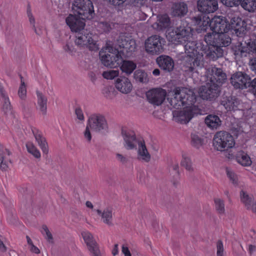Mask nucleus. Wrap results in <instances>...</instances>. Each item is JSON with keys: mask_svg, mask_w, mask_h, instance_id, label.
I'll return each instance as SVG.
<instances>
[{"mask_svg": "<svg viewBox=\"0 0 256 256\" xmlns=\"http://www.w3.org/2000/svg\"><path fill=\"white\" fill-rule=\"evenodd\" d=\"M203 23L201 15L192 18L187 17L182 20L180 26L168 34L167 38L170 41L184 45L186 56L182 60V68L186 72H194L196 67L204 66V58L214 61L222 57V47L227 46L231 42L228 32L207 33L204 38L206 45L200 41L194 40L192 26L202 27Z\"/></svg>", "mask_w": 256, "mask_h": 256, "instance_id": "f257e3e1", "label": "nucleus"}, {"mask_svg": "<svg viewBox=\"0 0 256 256\" xmlns=\"http://www.w3.org/2000/svg\"><path fill=\"white\" fill-rule=\"evenodd\" d=\"M173 92L174 98L170 99V104L176 109L184 107L182 110L172 112L174 118L176 122L187 124L194 116L200 114V109L194 104L196 96L193 90L186 88L177 87Z\"/></svg>", "mask_w": 256, "mask_h": 256, "instance_id": "f03ea898", "label": "nucleus"}, {"mask_svg": "<svg viewBox=\"0 0 256 256\" xmlns=\"http://www.w3.org/2000/svg\"><path fill=\"white\" fill-rule=\"evenodd\" d=\"M202 22H204V20ZM202 26L203 28L202 30H206L208 26H209L212 32H228L230 28L238 38V42L241 38H245L248 32L246 22L239 16H234L231 19L230 24H228L225 17L216 16L210 22H207V24L205 26L203 24Z\"/></svg>", "mask_w": 256, "mask_h": 256, "instance_id": "7ed1b4c3", "label": "nucleus"}, {"mask_svg": "<svg viewBox=\"0 0 256 256\" xmlns=\"http://www.w3.org/2000/svg\"><path fill=\"white\" fill-rule=\"evenodd\" d=\"M72 9L78 15L70 14L66 18V22L72 32L76 33L84 30L86 19H92L94 11L90 0H75L72 4Z\"/></svg>", "mask_w": 256, "mask_h": 256, "instance_id": "20e7f679", "label": "nucleus"}, {"mask_svg": "<svg viewBox=\"0 0 256 256\" xmlns=\"http://www.w3.org/2000/svg\"><path fill=\"white\" fill-rule=\"evenodd\" d=\"M206 70V76L209 82L200 88V96L204 100L212 101L218 96L220 86L225 82L226 76L222 68L215 66Z\"/></svg>", "mask_w": 256, "mask_h": 256, "instance_id": "39448f33", "label": "nucleus"}, {"mask_svg": "<svg viewBox=\"0 0 256 256\" xmlns=\"http://www.w3.org/2000/svg\"><path fill=\"white\" fill-rule=\"evenodd\" d=\"M122 134L125 142L126 148L132 150L136 148L138 144V158L146 162H148L150 160V155L148 151L144 140L142 138H136L135 133L132 130L122 128Z\"/></svg>", "mask_w": 256, "mask_h": 256, "instance_id": "423d86ee", "label": "nucleus"}, {"mask_svg": "<svg viewBox=\"0 0 256 256\" xmlns=\"http://www.w3.org/2000/svg\"><path fill=\"white\" fill-rule=\"evenodd\" d=\"M248 38L246 34L245 38H242V40L240 39L238 44L232 47L236 58L240 60L242 57H246L249 54H256V40H252Z\"/></svg>", "mask_w": 256, "mask_h": 256, "instance_id": "0eeeda50", "label": "nucleus"}, {"mask_svg": "<svg viewBox=\"0 0 256 256\" xmlns=\"http://www.w3.org/2000/svg\"><path fill=\"white\" fill-rule=\"evenodd\" d=\"M235 144L233 136L228 132H217L214 138L213 145L219 151H224L232 148Z\"/></svg>", "mask_w": 256, "mask_h": 256, "instance_id": "6e6552de", "label": "nucleus"}, {"mask_svg": "<svg viewBox=\"0 0 256 256\" xmlns=\"http://www.w3.org/2000/svg\"><path fill=\"white\" fill-rule=\"evenodd\" d=\"M76 44L79 46H86L90 50L97 51L99 48L92 38V34L87 30H83L76 33Z\"/></svg>", "mask_w": 256, "mask_h": 256, "instance_id": "1a4fd4ad", "label": "nucleus"}, {"mask_svg": "<svg viewBox=\"0 0 256 256\" xmlns=\"http://www.w3.org/2000/svg\"><path fill=\"white\" fill-rule=\"evenodd\" d=\"M164 40L158 35H153L148 38L145 42V48L147 52L152 54H159L163 51L162 45Z\"/></svg>", "mask_w": 256, "mask_h": 256, "instance_id": "9d476101", "label": "nucleus"}, {"mask_svg": "<svg viewBox=\"0 0 256 256\" xmlns=\"http://www.w3.org/2000/svg\"><path fill=\"white\" fill-rule=\"evenodd\" d=\"M166 96V90L160 88H152L146 93L148 102L156 106H159L163 103Z\"/></svg>", "mask_w": 256, "mask_h": 256, "instance_id": "9b49d317", "label": "nucleus"}, {"mask_svg": "<svg viewBox=\"0 0 256 256\" xmlns=\"http://www.w3.org/2000/svg\"><path fill=\"white\" fill-rule=\"evenodd\" d=\"M230 81L234 88L244 90L248 88L250 77L244 72H238L232 76Z\"/></svg>", "mask_w": 256, "mask_h": 256, "instance_id": "f8f14e48", "label": "nucleus"}, {"mask_svg": "<svg viewBox=\"0 0 256 256\" xmlns=\"http://www.w3.org/2000/svg\"><path fill=\"white\" fill-rule=\"evenodd\" d=\"M90 128L96 132L106 130L108 124L104 116L99 114H92L88 119Z\"/></svg>", "mask_w": 256, "mask_h": 256, "instance_id": "ddd939ff", "label": "nucleus"}, {"mask_svg": "<svg viewBox=\"0 0 256 256\" xmlns=\"http://www.w3.org/2000/svg\"><path fill=\"white\" fill-rule=\"evenodd\" d=\"M197 6L202 13H214L218 9V2L216 0H198Z\"/></svg>", "mask_w": 256, "mask_h": 256, "instance_id": "4468645a", "label": "nucleus"}, {"mask_svg": "<svg viewBox=\"0 0 256 256\" xmlns=\"http://www.w3.org/2000/svg\"><path fill=\"white\" fill-rule=\"evenodd\" d=\"M100 60L102 64L108 67L116 68L122 62V57L118 54L110 53L102 56Z\"/></svg>", "mask_w": 256, "mask_h": 256, "instance_id": "2eb2a0df", "label": "nucleus"}, {"mask_svg": "<svg viewBox=\"0 0 256 256\" xmlns=\"http://www.w3.org/2000/svg\"><path fill=\"white\" fill-rule=\"evenodd\" d=\"M82 236L92 256H100L98 244L94 240L92 234L88 231H84L82 232Z\"/></svg>", "mask_w": 256, "mask_h": 256, "instance_id": "dca6fc26", "label": "nucleus"}, {"mask_svg": "<svg viewBox=\"0 0 256 256\" xmlns=\"http://www.w3.org/2000/svg\"><path fill=\"white\" fill-rule=\"evenodd\" d=\"M118 42L120 47V48H122V51L124 52H132L134 51L136 48V43L134 40L123 34L120 35L119 36L118 40Z\"/></svg>", "mask_w": 256, "mask_h": 256, "instance_id": "f3484780", "label": "nucleus"}, {"mask_svg": "<svg viewBox=\"0 0 256 256\" xmlns=\"http://www.w3.org/2000/svg\"><path fill=\"white\" fill-rule=\"evenodd\" d=\"M32 131L43 153L46 154H48V143L42 132L36 128H32Z\"/></svg>", "mask_w": 256, "mask_h": 256, "instance_id": "a211bd4d", "label": "nucleus"}, {"mask_svg": "<svg viewBox=\"0 0 256 256\" xmlns=\"http://www.w3.org/2000/svg\"><path fill=\"white\" fill-rule=\"evenodd\" d=\"M115 86L116 89L124 94H128L132 88V84L129 79L126 77H120L116 79Z\"/></svg>", "mask_w": 256, "mask_h": 256, "instance_id": "6ab92c4d", "label": "nucleus"}, {"mask_svg": "<svg viewBox=\"0 0 256 256\" xmlns=\"http://www.w3.org/2000/svg\"><path fill=\"white\" fill-rule=\"evenodd\" d=\"M156 62L162 70L168 72L172 71L174 67V62L169 56L162 55L156 58Z\"/></svg>", "mask_w": 256, "mask_h": 256, "instance_id": "aec40b11", "label": "nucleus"}, {"mask_svg": "<svg viewBox=\"0 0 256 256\" xmlns=\"http://www.w3.org/2000/svg\"><path fill=\"white\" fill-rule=\"evenodd\" d=\"M228 158L230 159L235 158L236 162L243 166H249L252 164L250 157L242 150L238 152L236 156L229 153Z\"/></svg>", "mask_w": 256, "mask_h": 256, "instance_id": "412c9836", "label": "nucleus"}, {"mask_svg": "<svg viewBox=\"0 0 256 256\" xmlns=\"http://www.w3.org/2000/svg\"><path fill=\"white\" fill-rule=\"evenodd\" d=\"M10 152L0 144V169L2 170H6L8 168V163L10 162Z\"/></svg>", "mask_w": 256, "mask_h": 256, "instance_id": "4be33fe9", "label": "nucleus"}, {"mask_svg": "<svg viewBox=\"0 0 256 256\" xmlns=\"http://www.w3.org/2000/svg\"><path fill=\"white\" fill-rule=\"evenodd\" d=\"M170 20L168 14L160 15L158 17V21L152 24L154 28L160 31L169 27Z\"/></svg>", "mask_w": 256, "mask_h": 256, "instance_id": "5701e85b", "label": "nucleus"}, {"mask_svg": "<svg viewBox=\"0 0 256 256\" xmlns=\"http://www.w3.org/2000/svg\"><path fill=\"white\" fill-rule=\"evenodd\" d=\"M188 12L187 4L184 2L175 3L172 8V14L174 16L182 18Z\"/></svg>", "mask_w": 256, "mask_h": 256, "instance_id": "b1692460", "label": "nucleus"}, {"mask_svg": "<svg viewBox=\"0 0 256 256\" xmlns=\"http://www.w3.org/2000/svg\"><path fill=\"white\" fill-rule=\"evenodd\" d=\"M222 104L227 110H236L238 109L240 101L235 97H228L222 101Z\"/></svg>", "mask_w": 256, "mask_h": 256, "instance_id": "393cba45", "label": "nucleus"}, {"mask_svg": "<svg viewBox=\"0 0 256 256\" xmlns=\"http://www.w3.org/2000/svg\"><path fill=\"white\" fill-rule=\"evenodd\" d=\"M221 122L220 118L214 114H209L205 118L206 124L212 129H216L221 125Z\"/></svg>", "mask_w": 256, "mask_h": 256, "instance_id": "a878e982", "label": "nucleus"}, {"mask_svg": "<svg viewBox=\"0 0 256 256\" xmlns=\"http://www.w3.org/2000/svg\"><path fill=\"white\" fill-rule=\"evenodd\" d=\"M0 94L4 100L3 111L6 114H12L10 99L3 88H0Z\"/></svg>", "mask_w": 256, "mask_h": 256, "instance_id": "bb28decb", "label": "nucleus"}, {"mask_svg": "<svg viewBox=\"0 0 256 256\" xmlns=\"http://www.w3.org/2000/svg\"><path fill=\"white\" fill-rule=\"evenodd\" d=\"M241 200L248 209H251L254 212L256 213V203H254L252 198L249 196L244 192L242 190L240 192Z\"/></svg>", "mask_w": 256, "mask_h": 256, "instance_id": "cd10ccee", "label": "nucleus"}, {"mask_svg": "<svg viewBox=\"0 0 256 256\" xmlns=\"http://www.w3.org/2000/svg\"><path fill=\"white\" fill-rule=\"evenodd\" d=\"M121 63L120 68L122 71L128 75L131 74L136 68V64L131 60H124Z\"/></svg>", "mask_w": 256, "mask_h": 256, "instance_id": "c85d7f7f", "label": "nucleus"}, {"mask_svg": "<svg viewBox=\"0 0 256 256\" xmlns=\"http://www.w3.org/2000/svg\"><path fill=\"white\" fill-rule=\"evenodd\" d=\"M36 96L39 109L43 114H46L47 110V98L42 92L38 91L36 92Z\"/></svg>", "mask_w": 256, "mask_h": 256, "instance_id": "c756f323", "label": "nucleus"}, {"mask_svg": "<svg viewBox=\"0 0 256 256\" xmlns=\"http://www.w3.org/2000/svg\"><path fill=\"white\" fill-rule=\"evenodd\" d=\"M98 214L101 216L103 222L108 225L112 224V211L110 209H106L102 212L99 210H96Z\"/></svg>", "mask_w": 256, "mask_h": 256, "instance_id": "7c9ffc66", "label": "nucleus"}, {"mask_svg": "<svg viewBox=\"0 0 256 256\" xmlns=\"http://www.w3.org/2000/svg\"><path fill=\"white\" fill-rule=\"evenodd\" d=\"M240 4L249 12H254L256 10V0H240Z\"/></svg>", "mask_w": 256, "mask_h": 256, "instance_id": "2f4dec72", "label": "nucleus"}, {"mask_svg": "<svg viewBox=\"0 0 256 256\" xmlns=\"http://www.w3.org/2000/svg\"><path fill=\"white\" fill-rule=\"evenodd\" d=\"M134 76L136 81L140 82L146 83L148 81L147 74L142 70H136Z\"/></svg>", "mask_w": 256, "mask_h": 256, "instance_id": "473e14b6", "label": "nucleus"}, {"mask_svg": "<svg viewBox=\"0 0 256 256\" xmlns=\"http://www.w3.org/2000/svg\"><path fill=\"white\" fill-rule=\"evenodd\" d=\"M28 152L33 155L36 158L40 157V153L34 145L31 142H28L26 144Z\"/></svg>", "mask_w": 256, "mask_h": 256, "instance_id": "72a5a7b5", "label": "nucleus"}, {"mask_svg": "<svg viewBox=\"0 0 256 256\" xmlns=\"http://www.w3.org/2000/svg\"><path fill=\"white\" fill-rule=\"evenodd\" d=\"M181 165L184 167L188 171L192 172L193 170L191 160L186 154H182V155Z\"/></svg>", "mask_w": 256, "mask_h": 256, "instance_id": "f704fd0d", "label": "nucleus"}, {"mask_svg": "<svg viewBox=\"0 0 256 256\" xmlns=\"http://www.w3.org/2000/svg\"><path fill=\"white\" fill-rule=\"evenodd\" d=\"M21 84L19 87L18 90V95L20 99L24 100L26 96V86L23 80V78L22 76H20Z\"/></svg>", "mask_w": 256, "mask_h": 256, "instance_id": "c9c22d12", "label": "nucleus"}, {"mask_svg": "<svg viewBox=\"0 0 256 256\" xmlns=\"http://www.w3.org/2000/svg\"><path fill=\"white\" fill-rule=\"evenodd\" d=\"M192 144L196 148H199L203 144V140L198 136L192 134Z\"/></svg>", "mask_w": 256, "mask_h": 256, "instance_id": "e433bc0d", "label": "nucleus"}, {"mask_svg": "<svg viewBox=\"0 0 256 256\" xmlns=\"http://www.w3.org/2000/svg\"><path fill=\"white\" fill-rule=\"evenodd\" d=\"M215 207L216 211L220 214H222L224 212V204L222 200L220 198L214 199Z\"/></svg>", "mask_w": 256, "mask_h": 256, "instance_id": "4c0bfd02", "label": "nucleus"}, {"mask_svg": "<svg viewBox=\"0 0 256 256\" xmlns=\"http://www.w3.org/2000/svg\"><path fill=\"white\" fill-rule=\"evenodd\" d=\"M119 72L116 70H110L104 72L102 73V76L104 78L108 80H112L118 76Z\"/></svg>", "mask_w": 256, "mask_h": 256, "instance_id": "58836bf2", "label": "nucleus"}, {"mask_svg": "<svg viewBox=\"0 0 256 256\" xmlns=\"http://www.w3.org/2000/svg\"><path fill=\"white\" fill-rule=\"evenodd\" d=\"M27 14L30 23L32 24L33 28L35 32L37 34L40 35V32H38L35 27V26H34L35 20H34V18L32 14L31 8H30V6L29 4L28 5V8H27Z\"/></svg>", "mask_w": 256, "mask_h": 256, "instance_id": "ea45409f", "label": "nucleus"}, {"mask_svg": "<svg viewBox=\"0 0 256 256\" xmlns=\"http://www.w3.org/2000/svg\"><path fill=\"white\" fill-rule=\"evenodd\" d=\"M220 1L228 7L238 6L240 3V0H220Z\"/></svg>", "mask_w": 256, "mask_h": 256, "instance_id": "a19ab883", "label": "nucleus"}, {"mask_svg": "<svg viewBox=\"0 0 256 256\" xmlns=\"http://www.w3.org/2000/svg\"><path fill=\"white\" fill-rule=\"evenodd\" d=\"M41 232L44 235H46V238L49 242H52V235L50 232L49 231L48 227L46 226H45V225L42 226V230H41Z\"/></svg>", "mask_w": 256, "mask_h": 256, "instance_id": "79ce46f5", "label": "nucleus"}, {"mask_svg": "<svg viewBox=\"0 0 256 256\" xmlns=\"http://www.w3.org/2000/svg\"><path fill=\"white\" fill-rule=\"evenodd\" d=\"M250 92L254 94V96H256V78H254L253 80L250 81L248 84V87Z\"/></svg>", "mask_w": 256, "mask_h": 256, "instance_id": "37998d69", "label": "nucleus"}, {"mask_svg": "<svg viewBox=\"0 0 256 256\" xmlns=\"http://www.w3.org/2000/svg\"><path fill=\"white\" fill-rule=\"evenodd\" d=\"M226 174L230 180L232 182L233 184H236L237 182V177L235 174L229 170L228 168H226Z\"/></svg>", "mask_w": 256, "mask_h": 256, "instance_id": "c03bdc74", "label": "nucleus"}, {"mask_svg": "<svg viewBox=\"0 0 256 256\" xmlns=\"http://www.w3.org/2000/svg\"><path fill=\"white\" fill-rule=\"evenodd\" d=\"M217 248V256H223L224 254V246L222 240H218L216 244Z\"/></svg>", "mask_w": 256, "mask_h": 256, "instance_id": "a18cd8bd", "label": "nucleus"}, {"mask_svg": "<svg viewBox=\"0 0 256 256\" xmlns=\"http://www.w3.org/2000/svg\"><path fill=\"white\" fill-rule=\"evenodd\" d=\"M100 26L103 29V31L105 32H109L111 30L110 24L106 22H100Z\"/></svg>", "mask_w": 256, "mask_h": 256, "instance_id": "49530a36", "label": "nucleus"}, {"mask_svg": "<svg viewBox=\"0 0 256 256\" xmlns=\"http://www.w3.org/2000/svg\"><path fill=\"white\" fill-rule=\"evenodd\" d=\"M75 114L79 120H84V114L81 108H76L75 110Z\"/></svg>", "mask_w": 256, "mask_h": 256, "instance_id": "de8ad7c7", "label": "nucleus"}, {"mask_svg": "<svg viewBox=\"0 0 256 256\" xmlns=\"http://www.w3.org/2000/svg\"><path fill=\"white\" fill-rule=\"evenodd\" d=\"M64 50L70 54H72L74 52V47L72 44L68 42L64 48Z\"/></svg>", "mask_w": 256, "mask_h": 256, "instance_id": "09e8293b", "label": "nucleus"}, {"mask_svg": "<svg viewBox=\"0 0 256 256\" xmlns=\"http://www.w3.org/2000/svg\"><path fill=\"white\" fill-rule=\"evenodd\" d=\"M126 0H108V2L114 6H120L124 4Z\"/></svg>", "mask_w": 256, "mask_h": 256, "instance_id": "8fccbe9b", "label": "nucleus"}, {"mask_svg": "<svg viewBox=\"0 0 256 256\" xmlns=\"http://www.w3.org/2000/svg\"><path fill=\"white\" fill-rule=\"evenodd\" d=\"M171 168L174 170V176L176 177V178L178 179L179 178V166L178 162H176V164H174L172 166Z\"/></svg>", "mask_w": 256, "mask_h": 256, "instance_id": "3c124183", "label": "nucleus"}, {"mask_svg": "<svg viewBox=\"0 0 256 256\" xmlns=\"http://www.w3.org/2000/svg\"><path fill=\"white\" fill-rule=\"evenodd\" d=\"M84 136L88 142H90L92 139V135L89 130L88 126H87L84 132Z\"/></svg>", "mask_w": 256, "mask_h": 256, "instance_id": "603ef678", "label": "nucleus"}, {"mask_svg": "<svg viewBox=\"0 0 256 256\" xmlns=\"http://www.w3.org/2000/svg\"><path fill=\"white\" fill-rule=\"evenodd\" d=\"M122 251L124 256H132L127 246L123 245Z\"/></svg>", "mask_w": 256, "mask_h": 256, "instance_id": "864d4df0", "label": "nucleus"}, {"mask_svg": "<svg viewBox=\"0 0 256 256\" xmlns=\"http://www.w3.org/2000/svg\"><path fill=\"white\" fill-rule=\"evenodd\" d=\"M250 68L256 74V58H252L250 62Z\"/></svg>", "mask_w": 256, "mask_h": 256, "instance_id": "5fc2aeb1", "label": "nucleus"}, {"mask_svg": "<svg viewBox=\"0 0 256 256\" xmlns=\"http://www.w3.org/2000/svg\"><path fill=\"white\" fill-rule=\"evenodd\" d=\"M30 250L32 252H34L36 254H38L40 252V250L36 246H34V244L31 246Z\"/></svg>", "mask_w": 256, "mask_h": 256, "instance_id": "6e6d98bb", "label": "nucleus"}, {"mask_svg": "<svg viewBox=\"0 0 256 256\" xmlns=\"http://www.w3.org/2000/svg\"><path fill=\"white\" fill-rule=\"evenodd\" d=\"M118 253V244H115L114 245V247L112 250V254L115 256L117 255Z\"/></svg>", "mask_w": 256, "mask_h": 256, "instance_id": "4d7b16f0", "label": "nucleus"}, {"mask_svg": "<svg viewBox=\"0 0 256 256\" xmlns=\"http://www.w3.org/2000/svg\"><path fill=\"white\" fill-rule=\"evenodd\" d=\"M116 156H117V158H118V160L120 161L121 162H122L123 163L126 162V159L122 155L120 154H116Z\"/></svg>", "mask_w": 256, "mask_h": 256, "instance_id": "13d9d810", "label": "nucleus"}, {"mask_svg": "<svg viewBox=\"0 0 256 256\" xmlns=\"http://www.w3.org/2000/svg\"><path fill=\"white\" fill-rule=\"evenodd\" d=\"M89 77L90 78L92 82H94L96 80V74L94 72H90L88 74Z\"/></svg>", "mask_w": 256, "mask_h": 256, "instance_id": "bf43d9fd", "label": "nucleus"}, {"mask_svg": "<svg viewBox=\"0 0 256 256\" xmlns=\"http://www.w3.org/2000/svg\"><path fill=\"white\" fill-rule=\"evenodd\" d=\"M0 250L5 252L6 250V246L3 243V242L0 240Z\"/></svg>", "mask_w": 256, "mask_h": 256, "instance_id": "052dcab7", "label": "nucleus"}, {"mask_svg": "<svg viewBox=\"0 0 256 256\" xmlns=\"http://www.w3.org/2000/svg\"><path fill=\"white\" fill-rule=\"evenodd\" d=\"M256 249V246L253 245H250L248 248V252L250 253V254H252L254 251Z\"/></svg>", "mask_w": 256, "mask_h": 256, "instance_id": "680f3d73", "label": "nucleus"}, {"mask_svg": "<svg viewBox=\"0 0 256 256\" xmlns=\"http://www.w3.org/2000/svg\"><path fill=\"white\" fill-rule=\"evenodd\" d=\"M152 74L155 76H158L160 74V71L158 69L156 68L153 70Z\"/></svg>", "mask_w": 256, "mask_h": 256, "instance_id": "e2e57ef3", "label": "nucleus"}, {"mask_svg": "<svg viewBox=\"0 0 256 256\" xmlns=\"http://www.w3.org/2000/svg\"><path fill=\"white\" fill-rule=\"evenodd\" d=\"M86 204L88 208H93V205L90 202L87 201L86 202Z\"/></svg>", "mask_w": 256, "mask_h": 256, "instance_id": "0e129e2a", "label": "nucleus"}, {"mask_svg": "<svg viewBox=\"0 0 256 256\" xmlns=\"http://www.w3.org/2000/svg\"><path fill=\"white\" fill-rule=\"evenodd\" d=\"M26 240H27V242H28V244L30 245V246H32L33 244H32V240H31V239L28 236H26Z\"/></svg>", "mask_w": 256, "mask_h": 256, "instance_id": "69168bd1", "label": "nucleus"}, {"mask_svg": "<svg viewBox=\"0 0 256 256\" xmlns=\"http://www.w3.org/2000/svg\"><path fill=\"white\" fill-rule=\"evenodd\" d=\"M174 184L175 185L176 184V182H174Z\"/></svg>", "mask_w": 256, "mask_h": 256, "instance_id": "338daca9", "label": "nucleus"}]
</instances>
